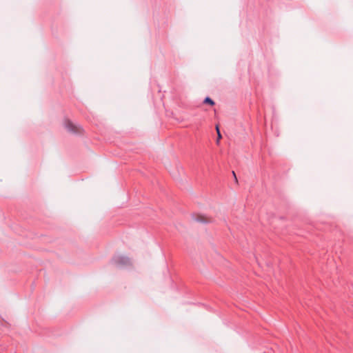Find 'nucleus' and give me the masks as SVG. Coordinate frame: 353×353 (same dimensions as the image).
<instances>
[{"mask_svg": "<svg viewBox=\"0 0 353 353\" xmlns=\"http://www.w3.org/2000/svg\"><path fill=\"white\" fill-rule=\"evenodd\" d=\"M196 221L197 222H202V223H205L206 221L204 220V218L203 216H199L198 218L196 219Z\"/></svg>", "mask_w": 353, "mask_h": 353, "instance_id": "obj_5", "label": "nucleus"}, {"mask_svg": "<svg viewBox=\"0 0 353 353\" xmlns=\"http://www.w3.org/2000/svg\"><path fill=\"white\" fill-rule=\"evenodd\" d=\"M205 103H208L210 104V105H213L214 104V101L210 98L209 97H207L205 99H204V101H203Z\"/></svg>", "mask_w": 353, "mask_h": 353, "instance_id": "obj_3", "label": "nucleus"}, {"mask_svg": "<svg viewBox=\"0 0 353 353\" xmlns=\"http://www.w3.org/2000/svg\"><path fill=\"white\" fill-rule=\"evenodd\" d=\"M64 125H65V128L68 130V131L73 132V133L79 132L78 127L77 125H75L70 121L65 120Z\"/></svg>", "mask_w": 353, "mask_h": 353, "instance_id": "obj_2", "label": "nucleus"}, {"mask_svg": "<svg viewBox=\"0 0 353 353\" xmlns=\"http://www.w3.org/2000/svg\"><path fill=\"white\" fill-rule=\"evenodd\" d=\"M112 263L119 268L128 267L132 264L130 259L123 255L114 256Z\"/></svg>", "mask_w": 353, "mask_h": 353, "instance_id": "obj_1", "label": "nucleus"}, {"mask_svg": "<svg viewBox=\"0 0 353 353\" xmlns=\"http://www.w3.org/2000/svg\"><path fill=\"white\" fill-rule=\"evenodd\" d=\"M216 130L217 134H218V139H217L216 142H217V143H219V139L221 138V133H220L219 128L218 125L216 126Z\"/></svg>", "mask_w": 353, "mask_h": 353, "instance_id": "obj_4", "label": "nucleus"}, {"mask_svg": "<svg viewBox=\"0 0 353 353\" xmlns=\"http://www.w3.org/2000/svg\"><path fill=\"white\" fill-rule=\"evenodd\" d=\"M232 174H233L234 177L235 181H237L236 174H235V172L234 171L232 172Z\"/></svg>", "mask_w": 353, "mask_h": 353, "instance_id": "obj_6", "label": "nucleus"}, {"mask_svg": "<svg viewBox=\"0 0 353 353\" xmlns=\"http://www.w3.org/2000/svg\"><path fill=\"white\" fill-rule=\"evenodd\" d=\"M232 174H233L234 177L235 181H237L236 174H235V172L234 171L232 172Z\"/></svg>", "mask_w": 353, "mask_h": 353, "instance_id": "obj_7", "label": "nucleus"}]
</instances>
